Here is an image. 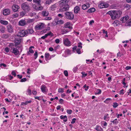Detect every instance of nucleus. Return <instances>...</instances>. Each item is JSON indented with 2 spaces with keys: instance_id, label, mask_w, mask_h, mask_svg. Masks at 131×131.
<instances>
[{
  "instance_id": "nucleus-16",
  "label": "nucleus",
  "mask_w": 131,
  "mask_h": 131,
  "mask_svg": "<svg viewBox=\"0 0 131 131\" xmlns=\"http://www.w3.org/2000/svg\"><path fill=\"white\" fill-rule=\"evenodd\" d=\"M41 89L42 92L43 93L47 91L46 87L45 85H42L41 86Z\"/></svg>"
},
{
  "instance_id": "nucleus-18",
  "label": "nucleus",
  "mask_w": 131,
  "mask_h": 131,
  "mask_svg": "<svg viewBox=\"0 0 131 131\" xmlns=\"http://www.w3.org/2000/svg\"><path fill=\"white\" fill-rule=\"evenodd\" d=\"M70 23L69 22H67L66 23L64 24V26L63 27V28H68L69 29H71V27L70 25Z\"/></svg>"
},
{
  "instance_id": "nucleus-43",
  "label": "nucleus",
  "mask_w": 131,
  "mask_h": 131,
  "mask_svg": "<svg viewBox=\"0 0 131 131\" xmlns=\"http://www.w3.org/2000/svg\"><path fill=\"white\" fill-rule=\"evenodd\" d=\"M26 12H20V16L21 17H23L25 14Z\"/></svg>"
},
{
  "instance_id": "nucleus-42",
  "label": "nucleus",
  "mask_w": 131,
  "mask_h": 131,
  "mask_svg": "<svg viewBox=\"0 0 131 131\" xmlns=\"http://www.w3.org/2000/svg\"><path fill=\"white\" fill-rule=\"evenodd\" d=\"M81 48H77L76 50L77 53L78 54H80L81 53V52L80 51Z\"/></svg>"
},
{
  "instance_id": "nucleus-53",
  "label": "nucleus",
  "mask_w": 131,
  "mask_h": 131,
  "mask_svg": "<svg viewBox=\"0 0 131 131\" xmlns=\"http://www.w3.org/2000/svg\"><path fill=\"white\" fill-rule=\"evenodd\" d=\"M38 7L36 6L35 5H34L33 6V7L37 10H38Z\"/></svg>"
},
{
  "instance_id": "nucleus-39",
  "label": "nucleus",
  "mask_w": 131,
  "mask_h": 131,
  "mask_svg": "<svg viewBox=\"0 0 131 131\" xmlns=\"http://www.w3.org/2000/svg\"><path fill=\"white\" fill-rule=\"evenodd\" d=\"M113 107L114 108H116L118 106V104L116 102L113 103Z\"/></svg>"
},
{
  "instance_id": "nucleus-61",
  "label": "nucleus",
  "mask_w": 131,
  "mask_h": 131,
  "mask_svg": "<svg viewBox=\"0 0 131 131\" xmlns=\"http://www.w3.org/2000/svg\"><path fill=\"white\" fill-rule=\"evenodd\" d=\"M122 55V54H121V52L119 51V52L117 54V57H121Z\"/></svg>"
},
{
  "instance_id": "nucleus-44",
  "label": "nucleus",
  "mask_w": 131,
  "mask_h": 131,
  "mask_svg": "<svg viewBox=\"0 0 131 131\" xmlns=\"http://www.w3.org/2000/svg\"><path fill=\"white\" fill-rule=\"evenodd\" d=\"M27 80V78H24L23 79H21L20 80V82H25Z\"/></svg>"
},
{
  "instance_id": "nucleus-33",
  "label": "nucleus",
  "mask_w": 131,
  "mask_h": 131,
  "mask_svg": "<svg viewBox=\"0 0 131 131\" xmlns=\"http://www.w3.org/2000/svg\"><path fill=\"white\" fill-rule=\"evenodd\" d=\"M58 92L59 93H63L64 92V90L62 88H59L58 89Z\"/></svg>"
},
{
  "instance_id": "nucleus-2",
  "label": "nucleus",
  "mask_w": 131,
  "mask_h": 131,
  "mask_svg": "<svg viewBox=\"0 0 131 131\" xmlns=\"http://www.w3.org/2000/svg\"><path fill=\"white\" fill-rule=\"evenodd\" d=\"M107 13L110 15L112 19H115L119 17L121 15L120 11H116L115 10H111L108 12Z\"/></svg>"
},
{
  "instance_id": "nucleus-17",
  "label": "nucleus",
  "mask_w": 131,
  "mask_h": 131,
  "mask_svg": "<svg viewBox=\"0 0 131 131\" xmlns=\"http://www.w3.org/2000/svg\"><path fill=\"white\" fill-rule=\"evenodd\" d=\"M26 30L27 32V35L28 34H32L34 32V30H33V28L32 27L29 28Z\"/></svg>"
},
{
  "instance_id": "nucleus-26",
  "label": "nucleus",
  "mask_w": 131,
  "mask_h": 131,
  "mask_svg": "<svg viewBox=\"0 0 131 131\" xmlns=\"http://www.w3.org/2000/svg\"><path fill=\"white\" fill-rule=\"evenodd\" d=\"M9 35L8 34H3L2 35V38L4 39H7L8 38Z\"/></svg>"
},
{
  "instance_id": "nucleus-28",
  "label": "nucleus",
  "mask_w": 131,
  "mask_h": 131,
  "mask_svg": "<svg viewBox=\"0 0 131 131\" xmlns=\"http://www.w3.org/2000/svg\"><path fill=\"white\" fill-rule=\"evenodd\" d=\"M0 22L2 24L4 25H7L8 24V22L6 21L0 19Z\"/></svg>"
},
{
  "instance_id": "nucleus-19",
  "label": "nucleus",
  "mask_w": 131,
  "mask_h": 131,
  "mask_svg": "<svg viewBox=\"0 0 131 131\" xmlns=\"http://www.w3.org/2000/svg\"><path fill=\"white\" fill-rule=\"evenodd\" d=\"M70 29L68 28H63L62 30V34H64L67 33L70 31Z\"/></svg>"
},
{
  "instance_id": "nucleus-40",
  "label": "nucleus",
  "mask_w": 131,
  "mask_h": 131,
  "mask_svg": "<svg viewBox=\"0 0 131 131\" xmlns=\"http://www.w3.org/2000/svg\"><path fill=\"white\" fill-rule=\"evenodd\" d=\"M52 1L51 0H48L46 1L45 3L46 4L49 5L52 3Z\"/></svg>"
},
{
  "instance_id": "nucleus-64",
  "label": "nucleus",
  "mask_w": 131,
  "mask_h": 131,
  "mask_svg": "<svg viewBox=\"0 0 131 131\" xmlns=\"http://www.w3.org/2000/svg\"><path fill=\"white\" fill-rule=\"evenodd\" d=\"M131 69V67L127 66L125 68V69L126 70H128Z\"/></svg>"
},
{
  "instance_id": "nucleus-23",
  "label": "nucleus",
  "mask_w": 131,
  "mask_h": 131,
  "mask_svg": "<svg viewBox=\"0 0 131 131\" xmlns=\"http://www.w3.org/2000/svg\"><path fill=\"white\" fill-rule=\"evenodd\" d=\"M50 56L49 53H46L45 54V60L47 61L50 59H49V56Z\"/></svg>"
},
{
  "instance_id": "nucleus-31",
  "label": "nucleus",
  "mask_w": 131,
  "mask_h": 131,
  "mask_svg": "<svg viewBox=\"0 0 131 131\" xmlns=\"http://www.w3.org/2000/svg\"><path fill=\"white\" fill-rule=\"evenodd\" d=\"M112 100L110 98H108L106 99L104 101V102L106 104L110 102V101Z\"/></svg>"
},
{
  "instance_id": "nucleus-55",
  "label": "nucleus",
  "mask_w": 131,
  "mask_h": 131,
  "mask_svg": "<svg viewBox=\"0 0 131 131\" xmlns=\"http://www.w3.org/2000/svg\"><path fill=\"white\" fill-rule=\"evenodd\" d=\"M76 120V119L75 118H74L72 120V121L71 122V123L72 124H73L74 123L75 121Z\"/></svg>"
},
{
  "instance_id": "nucleus-58",
  "label": "nucleus",
  "mask_w": 131,
  "mask_h": 131,
  "mask_svg": "<svg viewBox=\"0 0 131 131\" xmlns=\"http://www.w3.org/2000/svg\"><path fill=\"white\" fill-rule=\"evenodd\" d=\"M32 93L34 95H36L37 94V92L36 91L34 90H33L32 91Z\"/></svg>"
},
{
  "instance_id": "nucleus-49",
  "label": "nucleus",
  "mask_w": 131,
  "mask_h": 131,
  "mask_svg": "<svg viewBox=\"0 0 131 131\" xmlns=\"http://www.w3.org/2000/svg\"><path fill=\"white\" fill-rule=\"evenodd\" d=\"M102 124H103L104 127H106L107 125V124L106 122L103 121L101 122Z\"/></svg>"
},
{
  "instance_id": "nucleus-59",
  "label": "nucleus",
  "mask_w": 131,
  "mask_h": 131,
  "mask_svg": "<svg viewBox=\"0 0 131 131\" xmlns=\"http://www.w3.org/2000/svg\"><path fill=\"white\" fill-rule=\"evenodd\" d=\"M5 50L6 52H8L9 51V49L8 47H6L5 48Z\"/></svg>"
},
{
  "instance_id": "nucleus-1",
  "label": "nucleus",
  "mask_w": 131,
  "mask_h": 131,
  "mask_svg": "<svg viewBox=\"0 0 131 131\" xmlns=\"http://www.w3.org/2000/svg\"><path fill=\"white\" fill-rule=\"evenodd\" d=\"M68 0H61L59 2V12H63L69 10L70 7L68 4Z\"/></svg>"
},
{
  "instance_id": "nucleus-51",
  "label": "nucleus",
  "mask_w": 131,
  "mask_h": 131,
  "mask_svg": "<svg viewBox=\"0 0 131 131\" xmlns=\"http://www.w3.org/2000/svg\"><path fill=\"white\" fill-rule=\"evenodd\" d=\"M97 90L99 91V92H98L96 93H95V94H100L101 93V90L100 89H97Z\"/></svg>"
},
{
  "instance_id": "nucleus-50",
  "label": "nucleus",
  "mask_w": 131,
  "mask_h": 131,
  "mask_svg": "<svg viewBox=\"0 0 131 131\" xmlns=\"http://www.w3.org/2000/svg\"><path fill=\"white\" fill-rule=\"evenodd\" d=\"M12 16L14 18H16V17H17L18 16V14L17 13H15V14H13L12 15Z\"/></svg>"
},
{
  "instance_id": "nucleus-30",
  "label": "nucleus",
  "mask_w": 131,
  "mask_h": 131,
  "mask_svg": "<svg viewBox=\"0 0 131 131\" xmlns=\"http://www.w3.org/2000/svg\"><path fill=\"white\" fill-rule=\"evenodd\" d=\"M126 25L127 26H131V19H129L127 21Z\"/></svg>"
},
{
  "instance_id": "nucleus-5",
  "label": "nucleus",
  "mask_w": 131,
  "mask_h": 131,
  "mask_svg": "<svg viewBox=\"0 0 131 131\" xmlns=\"http://www.w3.org/2000/svg\"><path fill=\"white\" fill-rule=\"evenodd\" d=\"M66 18L69 20H72L74 18V15L71 12H66L64 13Z\"/></svg>"
},
{
  "instance_id": "nucleus-29",
  "label": "nucleus",
  "mask_w": 131,
  "mask_h": 131,
  "mask_svg": "<svg viewBox=\"0 0 131 131\" xmlns=\"http://www.w3.org/2000/svg\"><path fill=\"white\" fill-rule=\"evenodd\" d=\"M64 23L63 20H58L56 22V24H62Z\"/></svg>"
},
{
  "instance_id": "nucleus-62",
  "label": "nucleus",
  "mask_w": 131,
  "mask_h": 131,
  "mask_svg": "<svg viewBox=\"0 0 131 131\" xmlns=\"http://www.w3.org/2000/svg\"><path fill=\"white\" fill-rule=\"evenodd\" d=\"M12 74L15 77L16 76V74L15 72L14 71H13L12 72Z\"/></svg>"
},
{
  "instance_id": "nucleus-63",
  "label": "nucleus",
  "mask_w": 131,
  "mask_h": 131,
  "mask_svg": "<svg viewBox=\"0 0 131 131\" xmlns=\"http://www.w3.org/2000/svg\"><path fill=\"white\" fill-rule=\"evenodd\" d=\"M78 69V68L77 67H75L73 69V71L74 72H75Z\"/></svg>"
},
{
  "instance_id": "nucleus-22",
  "label": "nucleus",
  "mask_w": 131,
  "mask_h": 131,
  "mask_svg": "<svg viewBox=\"0 0 131 131\" xmlns=\"http://www.w3.org/2000/svg\"><path fill=\"white\" fill-rule=\"evenodd\" d=\"M104 119L106 121H108L109 120L110 117L108 116V114H105L104 116Z\"/></svg>"
},
{
  "instance_id": "nucleus-3",
  "label": "nucleus",
  "mask_w": 131,
  "mask_h": 131,
  "mask_svg": "<svg viewBox=\"0 0 131 131\" xmlns=\"http://www.w3.org/2000/svg\"><path fill=\"white\" fill-rule=\"evenodd\" d=\"M22 40V38L19 35H17L15 36V46L16 48L19 47L18 45L20 44V43Z\"/></svg>"
},
{
  "instance_id": "nucleus-9",
  "label": "nucleus",
  "mask_w": 131,
  "mask_h": 131,
  "mask_svg": "<svg viewBox=\"0 0 131 131\" xmlns=\"http://www.w3.org/2000/svg\"><path fill=\"white\" fill-rule=\"evenodd\" d=\"M3 14L4 16L9 15L10 13V10L8 9H4L3 12Z\"/></svg>"
},
{
  "instance_id": "nucleus-14",
  "label": "nucleus",
  "mask_w": 131,
  "mask_h": 131,
  "mask_svg": "<svg viewBox=\"0 0 131 131\" xmlns=\"http://www.w3.org/2000/svg\"><path fill=\"white\" fill-rule=\"evenodd\" d=\"M19 8V6L17 5H13L12 7L13 11L15 12L17 11Z\"/></svg>"
},
{
  "instance_id": "nucleus-60",
  "label": "nucleus",
  "mask_w": 131,
  "mask_h": 131,
  "mask_svg": "<svg viewBox=\"0 0 131 131\" xmlns=\"http://www.w3.org/2000/svg\"><path fill=\"white\" fill-rule=\"evenodd\" d=\"M64 100L62 99H61L59 100V103L61 104H62L63 103Z\"/></svg>"
},
{
  "instance_id": "nucleus-7",
  "label": "nucleus",
  "mask_w": 131,
  "mask_h": 131,
  "mask_svg": "<svg viewBox=\"0 0 131 131\" xmlns=\"http://www.w3.org/2000/svg\"><path fill=\"white\" fill-rule=\"evenodd\" d=\"M19 36L21 37L24 36H26L27 35V32L26 30H22L19 31L18 35Z\"/></svg>"
},
{
  "instance_id": "nucleus-25",
  "label": "nucleus",
  "mask_w": 131,
  "mask_h": 131,
  "mask_svg": "<svg viewBox=\"0 0 131 131\" xmlns=\"http://www.w3.org/2000/svg\"><path fill=\"white\" fill-rule=\"evenodd\" d=\"M96 10L95 9L94 7L91 8L89 9L87 11V13H92L94 12Z\"/></svg>"
},
{
  "instance_id": "nucleus-54",
  "label": "nucleus",
  "mask_w": 131,
  "mask_h": 131,
  "mask_svg": "<svg viewBox=\"0 0 131 131\" xmlns=\"http://www.w3.org/2000/svg\"><path fill=\"white\" fill-rule=\"evenodd\" d=\"M64 73L66 77H67L68 75V72L67 71L65 70L64 72Z\"/></svg>"
},
{
  "instance_id": "nucleus-13",
  "label": "nucleus",
  "mask_w": 131,
  "mask_h": 131,
  "mask_svg": "<svg viewBox=\"0 0 131 131\" xmlns=\"http://www.w3.org/2000/svg\"><path fill=\"white\" fill-rule=\"evenodd\" d=\"M7 28L8 31L10 33H12L13 32V27L12 25L9 24L7 26Z\"/></svg>"
},
{
  "instance_id": "nucleus-41",
  "label": "nucleus",
  "mask_w": 131,
  "mask_h": 131,
  "mask_svg": "<svg viewBox=\"0 0 131 131\" xmlns=\"http://www.w3.org/2000/svg\"><path fill=\"white\" fill-rule=\"evenodd\" d=\"M83 87L85 88V90L86 91H87L89 89V86H87L86 85V84H85L84 85Z\"/></svg>"
},
{
  "instance_id": "nucleus-21",
  "label": "nucleus",
  "mask_w": 131,
  "mask_h": 131,
  "mask_svg": "<svg viewBox=\"0 0 131 131\" xmlns=\"http://www.w3.org/2000/svg\"><path fill=\"white\" fill-rule=\"evenodd\" d=\"M60 118L61 119H64L63 120V121L66 122L67 121V117L66 115H61L60 116Z\"/></svg>"
},
{
  "instance_id": "nucleus-46",
  "label": "nucleus",
  "mask_w": 131,
  "mask_h": 131,
  "mask_svg": "<svg viewBox=\"0 0 131 131\" xmlns=\"http://www.w3.org/2000/svg\"><path fill=\"white\" fill-rule=\"evenodd\" d=\"M27 92L28 93V94L30 95L31 94V90L29 89H27Z\"/></svg>"
},
{
  "instance_id": "nucleus-11",
  "label": "nucleus",
  "mask_w": 131,
  "mask_h": 131,
  "mask_svg": "<svg viewBox=\"0 0 131 131\" xmlns=\"http://www.w3.org/2000/svg\"><path fill=\"white\" fill-rule=\"evenodd\" d=\"M11 49H13L12 52L16 55H18L19 52V51L16 48L14 47H12Z\"/></svg>"
},
{
  "instance_id": "nucleus-15",
  "label": "nucleus",
  "mask_w": 131,
  "mask_h": 131,
  "mask_svg": "<svg viewBox=\"0 0 131 131\" xmlns=\"http://www.w3.org/2000/svg\"><path fill=\"white\" fill-rule=\"evenodd\" d=\"M18 24L19 25L24 26L26 24V23L25 20L23 19L19 21Z\"/></svg>"
},
{
  "instance_id": "nucleus-57",
  "label": "nucleus",
  "mask_w": 131,
  "mask_h": 131,
  "mask_svg": "<svg viewBox=\"0 0 131 131\" xmlns=\"http://www.w3.org/2000/svg\"><path fill=\"white\" fill-rule=\"evenodd\" d=\"M82 44L81 42H80L78 44V47L80 48H82Z\"/></svg>"
},
{
  "instance_id": "nucleus-27",
  "label": "nucleus",
  "mask_w": 131,
  "mask_h": 131,
  "mask_svg": "<svg viewBox=\"0 0 131 131\" xmlns=\"http://www.w3.org/2000/svg\"><path fill=\"white\" fill-rule=\"evenodd\" d=\"M42 14L43 16H47L48 15L49 13L47 11H44L42 12Z\"/></svg>"
},
{
  "instance_id": "nucleus-52",
  "label": "nucleus",
  "mask_w": 131,
  "mask_h": 131,
  "mask_svg": "<svg viewBox=\"0 0 131 131\" xmlns=\"http://www.w3.org/2000/svg\"><path fill=\"white\" fill-rule=\"evenodd\" d=\"M36 14V13H33L32 12L29 14V15L31 17H32L34 15H35Z\"/></svg>"
},
{
  "instance_id": "nucleus-20",
  "label": "nucleus",
  "mask_w": 131,
  "mask_h": 131,
  "mask_svg": "<svg viewBox=\"0 0 131 131\" xmlns=\"http://www.w3.org/2000/svg\"><path fill=\"white\" fill-rule=\"evenodd\" d=\"M80 10V7L79 6H76L74 8V12L75 14H77L78 13V11Z\"/></svg>"
},
{
  "instance_id": "nucleus-45",
  "label": "nucleus",
  "mask_w": 131,
  "mask_h": 131,
  "mask_svg": "<svg viewBox=\"0 0 131 131\" xmlns=\"http://www.w3.org/2000/svg\"><path fill=\"white\" fill-rule=\"evenodd\" d=\"M81 73L82 74V77H85L87 75V74L85 73V72H82Z\"/></svg>"
},
{
  "instance_id": "nucleus-32",
  "label": "nucleus",
  "mask_w": 131,
  "mask_h": 131,
  "mask_svg": "<svg viewBox=\"0 0 131 131\" xmlns=\"http://www.w3.org/2000/svg\"><path fill=\"white\" fill-rule=\"evenodd\" d=\"M33 1L34 3L38 4H40L41 2V1L40 0H33Z\"/></svg>"
},
{
  "instance_id": "nucleus-37",
  "label": "nucleus",
  "mask_w": 131,
  "mask_h": 131,
  "mask_svg": "<svg viewBox=\"0 0 131 131\" xmlns=\"http://www.w3.org/2000/svg\"><path fill=\"white\" fill-rule=\"evenodd\" d=\"M125 6L127 9H129L131 7V5L128 4H126L125 5Z\"/></svg>"
},
{
  "instance_id": "nucleus-24",
  "label": "nucleus",
  "mask_w": 131,
  "mask_h": 131,
  "mask_svg": "<svg viewBox=\"0 0 131 131\" xmlns=\"http://www.w3.org/2000/svg\"><path fill=\"white\" fill-rule=\"evenodd\" d=\"M95 129L97 131H103V129L100 126L96 125Z\"/></svg>"
},
{
  "instance_id": "nucleus-8",
  "label": "nucleus",
  "mask_w": 131,
  "mask_h": 131,
  "mask_svg": "<svg viewBox=\"0 0 131 131\" xmlns=\"http://www.w3.org/2000/svg\"><path fill=\"white\" fill-rule=\"evenodd\" d=\"M109 4L105 3H102L98 5V7L100 8H107L109 7Z\"/></svg>"
},
{
  "instance_id": "nucleus-56",
  "label": "nucleus",
  "mask_w": 131,
  "mask_h": 131,
  "mask_svg": "<svg viewBox=\"0 0 131 131\" xmlns=\"http://www.w3.org/2000/svg\"><path fill=\"white\" fill-rule=\"evenodd\" d=\"M34 56H35V59H36L38 56V53L36 51L35 53L34 54Z\"/></svg>"
},
{
  "instance_id": "nucleus-48",
  "label": "nucleus",
  "mask_w": 131,
  "mask_h": 131,
  "mask_svg": "<svg viewBox=\"0 0 131 131\" xmlns=\"http://www.w3.org/2000/svg\"><path fill=\"white\" fill-rule=\"evenodd\" d=\"M67 113L69 114H71L72 113V111L71 110H68L67 111Z\"/></svg>"
},
{
  "instance_id": "nucleus-34",
  "label": "nucleus",
  "mask_w": 131,
  "mask_h": 131,
  "mask_svg": "<svg viewBox=\"0 0 131 131\" xmlns=\"http://www.w3.org/2000/svg\"><path fill=\"white\" fill-rule=\"evenodd\" d=\"M5 28L3 26H1L0 27V30L2 33H4L5 31Z\"/></svg>"
},
{
  "instance_id": "nucleus-47",
  "label": "nucleus",
  "mask_w": 131,
  "mask_h": 131,
  "mask_svg": "<svg viewBox=\"0 0 131 131\" xmlns=\"http://www.w3.org/2000/svg\"><path fill=\"white\" fill-rule=\"evenodd\" d=\"M3 66L4 67H6L7 66L4 63H1L0 64V67L2 68H3V67H2V66Z\"/></svg>"
},
{
  "instance_id": "nucleus-6",
  "label": "nucleus",
  "mask_w": 131,
  "mask_h": 131,
  "mask_svg": "<svg viewBox=\"0 0 131 131\" xmlns=\"http://www.w3.org/2000/svg\"><path fill=\"white\" fill-rule=\"evenodd\" d=\"M44 23H40L35 26V28L36 30H41L44 27Z\"/></svg>"
},
{
  "instance_id": "nucleus-10",
  "label": "nucleus",
  "mask_w": 131,
  "mask_h": 131,
  "mask_svg": "<svg viewBox=\"0 0 131 131\" xmlns=\"http://www.w3.org/2000/svg\"><path fill=\"white\" fill-rule=\"evenodd\" d=\"M63 42L66 46H69L71 45V42L68 38L65 39L64 40Z\"/></svg>"
},
{
  "instance_id": "nucleus-12",
  "label": "nucleus",
  "mask_w": 131,
  "mask_h": 131,
  "mask_svg": "<svg viewBox=\"0 0 131 131\" xmlns=\"http://www.w3.org/2000/svg\"><path fill=\"white\" fill-rule=\"evenodd\" d=\"M129 18V16H126L125 17H122L120 20L122 21V23L125 22Z\"/></svg>"
},
{
  "instance_id": "nucleus-36",
  "label": "nucleus",
  "mask_w": 131,
  "mask_h": 131,
  "mask_svg": "<svg viewBox=\"0 0 131 131\" xmlns=\"http://www.w3.org/2000/svg\"><path fill=\"white\" fill-rule=\"evenodd\" d=\"M82 9L83 10H85L86 9L88 8V7H87V5L85 4L83 5L82 6Z\"/></svg>"
},
{
  "instance_id": "nucleus-38",
  "label": "nucleus",
  "mask_w": 131,
  "mask_h": 131,
  "mask_svg": "<svg viewBox=\"0 0 131 131\" xmlns=\"http://www.w3.org/2000/svg\"><path fill=\"white\" fill-rule=\"evenodd\" d=\"M34 52V51L31 49H29L28 51L27 54L28 55L30 54V53H33Z\"/></svg>"
},
{
  "instance_id": "nucleus-35",
  "label": "nucleus",
  "mask_w": 131,
  "mask_h": 131,
  "mask_svg": "<svg viewBox=\"0 0 131 131\" xmlns=\"http://www.w3.org/2000/svg\"><path fill=\"white\" fill-rule=\"evenodd\" d=\"M111 122L113 123V124H117L118 123L117 119H115L113 121H111Z\"/></svg>"
},
{
  "instance_id": "nucleus-4",
  "label": "nucleus",
  "mask_w": 131,
  "mask_h": 131,
  "mask_svg": "<svg viewBox=\"0 0 131 131\" xmlns=\"http://www.w3.org/2000/svg\"><path fill=\"white\" fill-rule=\"evenodd\" d=\"M22 9L26 12H29L30 10V7L28 4L26 3H23L21 5Z\"/></svg>"
}]
</instances>
